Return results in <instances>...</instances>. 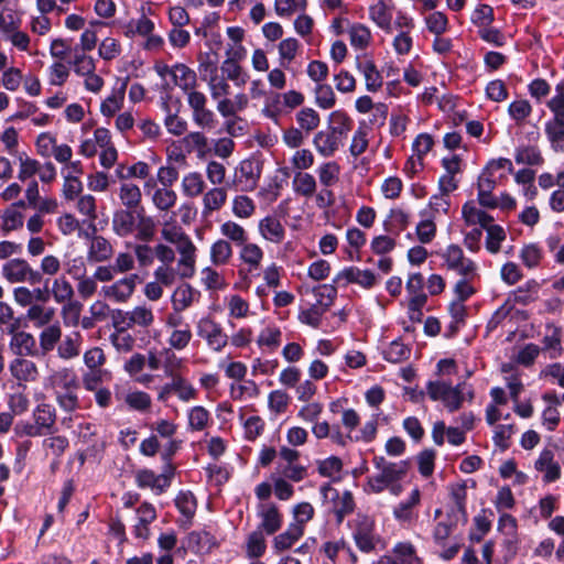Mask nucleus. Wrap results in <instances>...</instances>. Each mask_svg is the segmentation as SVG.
<instances>
[{"label": "nucleus", "mask_w": 564, "mask_h": 564, "mask_svg": "<svg viewBox=\"0 0 564 564\" xmlns=\"http://www.w3.org/2000/svg\"><path fill=\"white\" fill-rule=\"evenodd\" d=\"M111 228L120 238L129 237L135 231L137 240L149 242L155 235L156 224L153 217L145 214L144 208H120L112 215Z\"/></svg>", "instance_id": "1"}, {"label": "nucleus", "mask_w": 564, "mask_h": 564, "mask_svg": "<svg viewBox=\"0 0 564 564\" xmlns=\"http://www.w3.org/2000/svg\"><path fill=\"white\" fill-rule=\"evenodd\" d=\"M372 464L378 470L367 479L368 490L372 494H380L392 482L404 479L410 468L409 460L390 462L383 456H375Z\"/></svg>", "instance_id": "2"}, {"label": "nucleus", "mask_w": 564, "mask_h": 564, "mask_svg": "<svg viewBox=\"0 0 564 564\" xmlns=\"http://www.w3.org/2000/svg\"><path fill=\"white\" fill-rule=\"evenodd\" d=\"M465 383H458L453 387L443 380L429 381L426 383V393L433 401H441L449 412L460 409L464 402Z\"/></svg>", "instance_id": "3"}, {"label": "nucleus", "mask_w": 564, "mask_h": 564, "mask_svg": "<svg viewBox=\"0 0 564 564\" xmlns=\"http://www.w3.org/2000/svg\"><path fill=\"white\" fill-rule=\"evenodd\" d=\"M2 278L11 284L29 283L36 285L42 282V274L25 259L13 258L6 261L1 268Z\"/></svg>", "instance_id": "4"}, {"label": "nucleus", "mask_w": 564, "mask_h": 564, "mask_svg": "<svg viewBox=\"0 0 564 564\" xmlns=\"http://www.w3.org/2000/svg\"><path fill=\"white\" fill-rule=\"evenodd\" d=\"M324 503H330V511L336 518V523L341 524L344 519L354 512L355 500L349 490H345L339 495L338 490L333 488L330 484H324L319 488Z\"/></svg>", "instance_id": "5"}, {"label": "nucleus", "mask_w": 564, "mask_h": 564, "mask_svg": "<svg viewBox=\"0 0 564 564\" xmlns=\"http://www.w3.org/2000/svg\"><path fill=\"white\" fill-rule=\"evenodd\" d=\"M443 264L448 271L455 272L459 276H477V263L467 258L460 246L456 243L448 245L441 253Z\"/></svg>", "instance_id": "6"}, {"label": "nucleus", "mask_w": 564, "mask_h": 564, "mask_svg": "<svg viewBox=\"0 0 564 564\" xmlns=\"http://www.w3.org/2000/svg\"><path fill=\"white\" fill-rule=\"evenodd\" d=\"M263 164L259 159L242 160L234 171L232 183L240 192H251L258 186Z\"/></svg>", "instance_id": "7"}, {"label": "nucleus", "mask_w": 564, "mask_h": 564, "mask_svg": "<svg viewBox=\"0 0 564 564\" xmlns=\"http://www.w3.org/2000/svg\"><path fill=\"white\" fill-rule=\"evenodd\" d=\"M196 334L215 352L223 351L229 339L223 326L210 316H204L197 321Z\"/></svg>", "instance_id": "8"}, {"label": "nucleus", "mask_w": 564, "mask_h": 564, "mask_svg": "<svg viewBox=\"0 0 564 564\" xmlns=\"http://www.w3.org/2000/svg\"><path fill=\"white\" fill-rule=\"evenodd\" d=\"M352 539L356 546L364 553H370L376 549L378 536L375 532V521L366 514H357L352 530Z\"/></svg>", "instance_id": "9"}, {"label": "nucleus", "mask_w": 564, "mask_h": 564, "mask_svg": "<svg viewBox=\"0 0 564 564\" xmlns=\"http://www.w3.org/2000/svg\"><path fill=\"white\" fill-rule=\"evenodd\" d=\"M20 323L12 324L7 327V332L11 334L9 348L17 357H40V350L36 346L35 337L26 332H18Z\"/></svg>", "instance_id": "10"}, {"label": "nucleus", "mask_w": 564, "mask_h": 564, "mask_svg": "<svg viewBox=\"0 0 564 564\" xmlns=\"http://www.w3.org/2000/svg\"><path fill=\"white\" fill-rule=\"evenodd\" d=\"M180 258L177 261L178 274L181 279H191L196 271V247L191 238L185 234L175 245Z\"/></svg>", "instance_id": "11"}, {"label": "nucleus", "mask_w": 564, "mask_h": 564, "mask_svg": "<svg viewBox=\"0 0 564 564\" xmlns=\"http://www.w3.org/2000/svg\"><path fill=\"white\" fill-rule=\"evenodd\" d=\"M138 280V274H129L110 285H104L101 294L115 303H126L134 293Z\"/></svg>", "instance_id": "12"}, {"label": "nucleus", "mask_w": 564, "mask_h": 564, "mask_svg": "<svg viewBox=\"0 0 564 564\" xmlns=\"http://www.w3.org/2000/svg\"><path fill=\"white\" fill-rule=\"evenodd\" d=\"M9 371L12 378L17 381L19 388L23 390L30 382H35L39 379L40 371L36 364L25 357H15L9 364Z\"/></svg>", "instance_id": "13"}, {"label": "nucleus", "mask_w": 564, "mask_h": 564, "mask_svg": "<svg viewBox=\"0 0 564 564\" xmlns=\"http://www.w3.org/2000/svg\"><path fill=\"white\" fill-rule=\"evenodd\" d=\"M378 564H423L416 547L409 541L398 542L390 554L382 555Z\"/></svg>", "instance_id": "14"}, {"label": "nucleus", "mask_w": 564, "mask_h": 564, "mask_svg": "<svg viewBox=\"0 0 564 564\" xmlns=\"http://www.w3.org/2000/svg\"><path fill=\"white\" fill-rule=\"evenodd\" d=\"M333 283L337 286L356 283L365 289H370L376 284V275L371 270H361L351 265L339 271L333 279Z\"/></svg>", "instance_id": "15"}, {"label": "nucleus", "mask_w": 564, "mask_h": 564, "mask_svg": "<svg viewBox=\"0 0 564 564\" xmlns=\"http://www.w3.org/2000/svg\"><path fill=\"white\" fill-rule=\"evenodd\" d=\"M258 517L261 519L258 530L265 532L268 535L274 534L282 525V516L272 502L260 505Z\"/></svg>", "instance_id": "16"}, {"label": "nucleus", "mask_w": 564, "mask_h": 564, "mask_svg": "<svg viewBox=\"0 0 564 564\" xmlns=\"http://www.w3.org/2000/svg\"><path fill=\"white\" fill-rule=\"evenodd\" d=\"M32 419L44 435L56 432V410L52 404L40 403L36 405Z\"/></svg>", "instance_id": "17"}, {"label": "nucleus", "mask_w": 564, "mask_h": 564, "mask_svg": "<svg viewBox=\"0 0 564 564\" xmlns=\"http://www.w3.org/2000/svg\"><path fill=\"white\" fill-rule=\"evenodd\" d=\"M259 235L271 243H281L285 238V228L276 216H265L259 220Z\"/></svg>", "instance_id": "18"}, {"label": "nucleus", "mask_w": 564, "mask_h": 564, "mask_svg": "<svg viewBox=\"0 0 564 564\" xmlns=\"http://www.w3.org/2000/svg\"><path fill=\"white\" fill-rule=\"evenodd\" d=\"M343 144L344 142L327 129L318 131L313 138V145L323 158L333 156Z\"/></svg>", "instance_id": "19"}, {"label": "nucleus", "mask_w": 564, "mask_h": 564, "mask_svg": "<svg viewBox=\"0 0 564 564\" xmlns=\"http://www.w3.org/2000/svg\"><path fill=\"white\" fill-rule=\"evenodd\" d=\"M356 67L362 74L368 91L375 93L382 87V75L371 59L357 57Z\"/></svg>", "instance_id": "20"}, {"label": "nucleus", "mask_w": 564, "mask_h": 564, "mask_svg": "<svg viewBox=\"0 0 564 564\" xmlns=\"http://www.w3.org/2000/svg\"><path fill=\"white\" fill-rule=\"evenodd\" d=\"M198 297L199 292L197 290L188 283H183L174 290L171 296L172 307L176 313L184 312L192 306Z\"/></svg>", "instance_id": "21"}, {"label": "nucleus", "mask_w": 564, "mask_h": 564, "mask_svg": "<svg viewBox=\"0 0 564 564\" xmlns=\"http://www.w3.org/2000/svg\"><path fill=\"white\" fill-rule=\"evenodd\" d=\"M535 469L543 471V480L552 482L560 478L561 467L558 463L554 462V454L551 449H543L535 462Z\"/></svg>", "instance_id": "22"}, {"label": "nucleus", "mask_w": 564, "mask_h": 564, "mask_svg": "<svg viewBox=\"0 0 564 564\" xmlns=\"http://www.w3.org/2000/svg\"><path fill=\"white\" fill-rule=\"evenodd\" d=\"M58 343V357L65 360L73 359L80 354L83 335L78 330H73L69 334L65 335L63 339L61 338Z\"/></svg>", "instance_id": "23"}, {"label": "nucleus", "mask_w": 564, "mask_h": 564, "mask_svg": "<svg viewBox=\"0 0 564 564\" xmlns=\"http://www.w3.org/2000/svg\"><path fill=\"white\" fill-rule=\"evenodd\" d=\"M227 200V191L221 186H214L203 193V216H209L219 210Z\"/></svg>", "instance_id": "24"}, {"label": "nucleus", "mask_w": 564, "mask_h": 564, "mask_svg": "<svg viewBox=\"0 0 564 564\" xmlns=\"http://www.w3.org/2000/svg\"><path fill=\"white\" fill-rule=\"evenodd\" d=\"M354 121L345 112L336 110L329 115L328 126L325 128L344 142L352 129Z\"/></svg>", "instance_id": "25"}, {"label": "nucleus", "mask_w": 564, "mask_h": 564, "mask_svg": "<svg viewBox=\"0 0 564 564\" xmlns=\"http://www.w3.org/2000/svg\"><path fill=\"white\" fill-rule=\"evenodd\" d=\"M304 527L301 523H290L286 530L273 540V549L283 552L292 547L303 535Z\"/></svg>", "instance_id": "26"}, {"label": "nucleus", "mask_w": 564, "mask_h": 564, "mask_svg": "<svg viewBox=\"0 0 564 564\" xmlns=\"http://www.w3.org/2000/svg\"><path fill=\"white\" fill-rule=\"evenodd\" d=\"M471 22L480 29L478 35H499L497 29H486L494 21V9L488 4H479L471 13Z\"/></svg>", "instance_id": "27"}, {"label": "nucleus", "mask_w": 564, "mask_h": 564, "mask_svg": "<svg viewBox=\"0 0 564 564\" xmlns=\"http://www.w3.org/2000/svg\"><path fill=\"white\" fill-rule=\"evenodd\" d=\"M128 82L129 76L122 78L118 83V86L115 88L112 94L109 97H107L106 100L101 104L100 110L104 116L111 117L121 108Z\"/></svg>", "instance_id": "28"}, {"label": "nucleus", "mask_w": 564, "mask_h": 564, "mask_svg": "<svg viewBox=\"0 0 564 564\" xmlns=\"http://www.w3.org/2000/svg\"><path fill=\"white\" fill-rule=\"evenodd\" d=\"M421 492L414 488L406 500L401 501L393 509V517L402 523H410L414 519L413 509L420 503Z\"/></svg>", "instance_id": "29"}, {"label": "nucleus", "mask_w": 564, "mask_h": 564, "mask_svg": "<svg viewBox=\"0 0 564 564\" xmlns=\"http://www.w3.org/2000/svg\"><path fill=\"white\" fill-rule=\"evenodd\" d=\"M410 214L402 208H392L383 221L384 230L398 237L409 225Z\"/></svg>", "instance_id": "30"}, {"label": "nucleus", "mask_w": 564, "mask_h": 564, "mask_svg": "<svg viewBox=\"0 0 564 564\" xmlns=\"http://www.w3.org/2000/svg\"><path fill=\"white\" fill-rule=\"evenodd\" d=\"M119 199L124 206V208L128 209H139L144 208L141 204L142 202V194L141 189L137 184L124 182L121 183L119 187L118 193Z\"/></svg>", "instance_id": "31"}, {"label": "nucleus", "mask_w": 564, "mask_h": 564, "mask_svg": "<svg viewBox=\"0 0 564 564\" xmlns=\"http://www.w3.org/2000/svg\"><path fill=\"white\" fill-rule=\"evenodd\" d=\"M164 476L156 475L153 470L143 468L135 473V485L140 489L150 488L155 495L165 492L164 485L161 482Z\"/></svg>", "instance_id": "32"}, {"label": "nucleus", "mask_w": 564, "mask_h": 564, "mask_svg": "<svg viewBox=\"0 0 564 564\" xmlns=\"http://www.w3.org/2000/svg\"><path fill=\"white\" fill-rule=\"evenodd\" d=\"M112 254V245L107 238L102 236L94 238L87 250V258L91 262H105L109 260Z\"/></svg>", "instance_id": "33"}, {"label": "nucleus", "mask_w": 564, "mask_h": 564, "mask_svg": "<svg viewBox=\"0 0 564 564\" xmlns=\"http://www.w3.org/2000/svg\"><path fill=\"white\" fill-rule=\"evenodd\" d=\"M394 8L379 0L369 8V14L372 21L386 32L391 31V21L393 19Z\"/></svg>", "instance_id": "34"}, {"label": "nucleus", "mask_w": 564, "mask_h": 564, "mask_svg": "<svg viewBox=\"0 0 564 564\" xmlns=\"http://www.w3.org/2000/svg\"><path fill=\"white\" fill-rule=\"evenodd\" d=\"M62 338V329L59 324H51L43 328L39 335L40 356H45L52 351Z\"/></svg>", "instance_id": "35"}, {"label": "nucleus", "mask_w": 564, "mask_h": 564, "mask_svg": "<svg viewBox=\"0 0 564 564\" xmlns=\"http://www.w3.org/2000/svg\"><path fill=\"white\" fill-rule=\"evenodd\" d=\"M239 247H241L239 258L246 265H248V272L258 270L264 257V252L261 247L248 241Z\"/></svg>", "instance_id": "36"}, {"label": "nucleus", "mask_w": 564, "mask_h": 564, "mask_svg": "<svg viewBox=\"0 0 564 564\" xmlns=\"http://www.w3.org/2000/svg\"><path fill=\"white\" fill-rule=\"evenodd\" d=\"M330 32L335 35H370V31L361 23H352L345 17H337L332 21Z\"/></svg>", "instance_id": "37"}, {"label": "nucleus", "mask_w": 564, "mask_h": 564, "mask_svg": "<svg viewBox=\"0 0 564 564\" xmlns=\"http://www.w3.org/2000/svg\"><path fill=\"white\" fill-rule=\"evenodd\" d=\"M175 506L183 516V523L189 525L197 509V501L191 491H180L175 498Z\"/></svg>", "instance_id": "38"}, {"label": "nucleus", "mask_w": 564, "mask_h": 564, "mask_svg": "<svg viewBox=\"0 0 564 564\" xmlns=\"http://www.w3.org/2000/svg\"><path fill=\"white\" fill-rule=\"evenodd\" d=\"M462 215L467 225H480L487 228L494 221V218L486 212L477 208L474 202H467L463 205Z\"/></svg>", "instance_id": "39"}, {"label": "nucleus", "mask_w": 564, "mask_h": 564, "mask_svg": "<svg viewBox=\"0 0 564 564\" xmlns=\"http://www.w3.org/2000/svg\"><path fill=\"white\" fill-rule=\"evenodd\" d=\"M210 51L206 52L204 54H199L198 57V73L199 77L203 82L206 80V78H210L214 75L218 74V63H219V56L216 51H214V47L209 45Z\"/></svg>", "instance_id": "40"}, {"label": "nucleus", "mask_w": 564, "mask_h": 564, "mask_svg": "<svg viewBox=\"0 0 564 564\" xmlns=\"http://www.w3.org/2000/svg\"><path fill=\"white\" fill-rule=\"evenodd\" d=\"M171 76L173 77L174 84L185 93L196 86L195 72L184 64L173 66L171 69Z\"/></svg>", "instance_id": "41"}, {"label": "nucleus", "mask_w": 564, "mask_h": 564, "mask_svg": "<svg viewBox=\"0 0 564 564\" xmlns=\"http://www.w3.org/2000/svg\"><path fill=\"white\" fill-rule=\"evenodd\" d=\"M451 498L454 502V507L452 508L451 514H453L456 520H458V516L462 517L463 522L467 521V513H466V485L460 484H454L449 488Z\"/></svg>", "instance_id": "42"}, {"label": "nucleus", "mask_w": 564, "mask_h": 564, "mask_svg": "<svg viewBox=\"0 0 564 564\" xmlns=\"http://www.w3.org/2000/svg\"><path fill=\"white\" fill-rule=\"evenodd\" d=\"M181 186L186 197L194 198L204 193L206 184L200 173L189 172L183 176Z\"/></svg>", "instance_id": "43"}, {"label": "nucleus", "mask_w": 564, "mask_h": 564, "mask_svg": "<svg viewBox=\"0 0 564 564\" xmlns=\"http://www.w3.org/2000/svg\"><path fill=\"white\" fill-rule=\"evenodd\" d=\"M221 75L225 76L228 80H232L234 84L238 87H242L248 82V74L241 68V66L232 61L225 59L221 64Z\"/></svg>", "instance_id": "44"}, {"label": "nucleus", "mask_w": 564, "mask_h": 564, "mask_svg": "<svg viewBox=\"0 0 564 564\" xmlns=\"http://www.w3.org/2000/svg\"><path fill=\"white\" fill-rule=\"evenodd\" d=\"M220 234L236 246L245 245L248 241L246 229L232 220H227L220 225Z\"/></svg>", "instance_id": "45"}, {"label": "nucleus", "mask_w": 564, "mask_h": 564, "mask_svg": "<svg viewBox=\"0 0 564 564\" xmlns=\"http://www.w3.org/2000/svg\"><path fill=\"white\" fill-rule=\"evenodd\" d=\"M51 293L57 304L69 302L74 299L73 285L65 276L56 278L51 288Z\"/></svg>", "instance_id": "46"}, {"label": "nucleus", "mask_w": 564, "mask_h": 564, "mask_svg": "<svg viewBox=\"0 0 564 564\" xmlns=\"http://www.w3.org/2000/svg\"><path fill=\"white\" fill-rule=\"evenodd\" d=\"M232 257V247L228 240L218 239L210 247V261L215 265L228 263Z\"/></svg>", "instance_id": "47"}, {"label": "nucleus", "mask_w": 564, "mask_h": 564, "mask_svg": "<svg viewBox=\"0 0 564 564\" xmlns=\"http://www.w3.org/2000/svg\"><path fill=\"white\" fill-rule=\"evenodd\" d=\"M292 184L294 192L305 197L313 196L316 191L315 177L310 173L296 172Z\"/></svg>", "instance_id": "48"}, {"label": "nucleus", "mask_w": 564, "mask_h": 564, "mask_svg": "<svg viewBox=\"0 0 564 564\" xmlns=\"http://www.w3.org/2000/svg\"><path fill=\"white\" fill-rule=\"evenodd\" d=\"M410 354L411 349L399 339L391 341L382 351L383 358L392 364L406 360Z\"/></svg>", "instance_id": "49"}, {"label": "nucleus", "mask_w": 564, "mask_h": 564, "mask_svg": "<svg viewBox=\"0 0 564 564\" xmlns=\"http://www.w3.org/2000/svg\"><path fill=\"white\" fill-rule=\"evenodd\" d=\"M177 200V194L170 187H159L152 195L153 205L161 212H166L174 207Z\"/></svg>", "instance_id": "50"}, {"label": "nucleus", "mask_w": 564, "mask_h": 564, "mask_svg": "<svg viewBox=\"0 0 564 564\" xmlns=\"http://www.w3.org/2000/svg\"><path fill=\"white\" fill-rule=\"evenodd\" d=\"M83 304L77 300H70L62 304L61 315L67 327H76L80 321Z\"/></svg>", "instance_id": "51"}, {"label": "nucleus", "mask_w": 564, "mask_h": 564, "mask_svg": "<svg viewBox=\"0 0 564 564\" xmlns=\"http://www.w3.org/2000/svg\"><path fill=\"white\" fill-rule=\"evenodd\" d=\"M337 285L336 284H321L313 288L312 293L315 297L316 304L326 308L327 311L333 305L336 296H337Z\"/></svg>", "instance_id": "52"}, {"label": "nucleus", "mask_w": 564, "mask_h": 564, "mask_svg": "<svg viewBox=\"0 0 564 564\" xmlns=\"http://www.w3.org/2000/svg\"><path fill=\"white\" fill-rule=\"evenodd\" d=\"M368 135V126L365 122L360 123L357 130L354 132L349 147V152L354 158H358L367 150L369 144Z\"/></svg>", "instance_id": "53"}, {"label": "nucleus", "mask_w": 564, "mask_h": 564, "mask_svg": "<svg viewBox=\"0 0 564 564\" xmlns=\"http://www.w3.org/2000/svg\"><path fill=\"white\" fill-rule=\"evenodd\" d=\"M183 142L185 143L187 151H196L197 158L203 159L210 151L208 148V139L204 133L195 131L184 137Z\"/></svg>", "instance_id": "54"}, {"label": "nucleus", "mask_w": 564, "mask_h": 564, "mask_svg": "<svg viewBox=\"0 0 564 564\" xmlns=\"http://www.w3.org/2000/svg\"><path fill=\"white\" fill-rule=\"evenodd\" d=\"M231 212L238 218L248 219L254 214L256 204L249 196L240 194L234 197Z\"/></svg>", "instance_id": "55"}, {"label": "nucleus", "mask_w": 564, "mask_h": 564, "mask_svg": "<svg viewBox=\"0 0 564 564\" xmlns=\"http://www.w3.org/2000/svg\"><path fill=\"white\" fill-rule=\"evenodd\" d=\"M275 470V476H280L294 482L303 480L307 475L306 467L299 463L276 464Z\"/></svg>", "instance_id": "56"}, {"label": "nucleus", "mask_w": 564, "mask_h": 564, "mask_svg": "<svg viewBox=\"0 0 564 564\" xmlns=\"http://www.w3.org/2000/svg\"><path fill=\"white\" fill-rule=\"evenodd\" d=\"M282 332L278 326L264 327L258 338L257 344L259 347H268L270 350H275L281 344Z\"/></svg>", "instance_id": "57"}, {"label": "nucleus", "mask_w": 564, "mask_h": 564, "mask_svg": "<svg viewBox=\"0 0 564 564\" xmlns=\"http://www.w3.org/2000/svg\"><path fill=\"white\" fill-rule=\"evenodd\" d=\"M51 380L54 387L61 388L64 391L76 390L78 387L75 372L68 368H63L55 371L51 376Z\"/></svg>", "instance_id": "58"}, {"label": "nucleus", "mask_w": 564, "mask_h": 564, "mask_svg": "<svg viewBox=\"0 0 564 564\" xmlns=\"http://www.w3.org/2000/svg\"><path fill=\"white\" fill-rule=\"evenodd\" d=\"M17 159L19 162L18 178L21 182L31 178L40 171V162L30 158L25 152L18 153Z\"/></svg>", "instance_id": "59"}, {"label": "nucleus", "mask_w": 564, "mask_h": 564, "mask_svg": "<svg viewBox=\"0 0 564 564\" xmlns=\"http://www.w3.org/2000/svg\"><path fill=\"white\" fill-rule=\"evenodd\" d=\"M205 83L214 101L230 95V85L223 75L216 74L210 78H206Z\"/></svg>", "instance_id": "60"}, {"label": "nucleus", "mask_w": 564, "mask_h": 564, "mask_svg": "<svg viewBox=\"0 0 564 564\" xmlns=\"http://www.w3.org/2000/svg\"><path fill=\"white\" fill-rule=\"evenodd\" d=\"M326 312V308L316 303H312L307 308L300 311L299 321L313 328H318L322 323V317Z\"/></svg>", "instance_id": "61"}, {"label": "nucleus", "mask_w": 564, "mask_h": 564, "mask_svg": "<svg viewBox=\"0 0 564 564\" xmlns=\"http://www.w3.org/2000/svg\"><path fill=\"white\" fill-rule=\"evenodd\" d=\"M187 420L189 430L198 432L207 427L210 414L204 406L196 405L189 409Z\"/></svg>", "instance_id": "62"}, {"label": "nucleus", "mask_w": 564, "mask_h": 564, "mask_svg": "<svg viewBox=\"0 0 564 564\" xmlns=\"http://www.w3.org/2000/svg\"><path fill=\"white\" fill-rule=\"evenodd\" d=\"M123 400L131 410L139 412L148 411L152 404L150 394L139 390L128 392Z\"/></svg>", "instance_id": "63"}, {"label": "nucleus", "mask_w": 564, "mask_h": 564, "mask_svg": "<svg viewBox=\"0 0 564 564\" xmlns=\"http://www.w3.org/2000/svg\"><path fill=\"white\" fill-rule=\"evenodd\" d=\"M267 549L263 532L256 530L248 535L246 543V552L249 557L256 558L264 554Z\"/></svg>", "instance_id": "64"}]
</instances>
